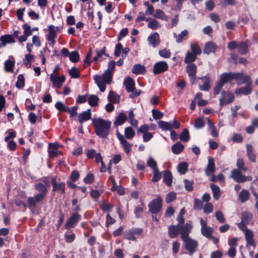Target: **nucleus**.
<instances>
[{
  "label": "nucleus",
  "mask_w": 258,
  "mask_h": 258,
  "mask_svg": "<svg viewBox=\"0 0 258 258\" xmlns=\"http://www.w3.org/2000/svg\"><path fill=\"white\" fill-rule=\"evenodd\" d=\"M244 234L246 240V246H253L255 247V244L253 239V234L252 231L250 229H246Z\"/></svg>",
  "instance_id": "obj_19"
},
{
  "label": "nucleus",
  "mask_w": 258,
  "mask_h": 258,
  "mask_svg": "<svg viewBox=\"0 0 258 258\" xmlns=\"http://www.w3.org/2000/svg\"><path fill=\"white\" fill-rule=\"evenodd\" d=\"M180 139L185 142L189 140V132L187 129H184L180 135Z\"/></svg>",
  "instance_id": "obj_54"
},
{
  "label": "nucleus",
  "mask_w": 258,
  "mask_h": 258,
  "mask_svg": "<svg viewBox=\"0 0 258 258\" xmlns=\"http://www.w3.org/2000/svg\"><path fill=\"white\" fill-rule=\"evenodd\" d=\"M190 49L192 53L196 55H199L202 53V50L197 43H192L190 44Z\"/></svg>",
  "instance_id": "obj_53"
},
{
  "label": "nucleus",
  "mask_w": 258,
  "mask_h": 258,
  "mask_svg": "<svg viewBox=\"0 0 258 258\" xmlns=\"http://www.w3.org/2000/svg\"><path fill=\"white\" fill-rule=\"evenodd\" d=\"M112 74L109 71H105L102 76H95L94 79L101 92L105 90V83L108 84L111 83Z\"/></svg>",
  "instance_id": "obj_3"
},
{
  "label": "nucleus",
  "mask_w": 258,
  "mask_h": 258,
  "mask_svg": "<svg viewBox=\"0 0 258 258\" xmlns=\"http://www.w3.org/2000/svg\"><path fill=\"white\" fill-rule=\"evenodd\" d=\"M188 164L185 162L180 163L177 166L178 171L181 174H185L187 170Z\"/></svg>",
  "instance_id": "obj_44"
},
{
  "label": "nucleus",
  "mask_w": 258,
  "mask_h": 258,
  "mask_svg": "<svg viewBox=\"0 0 258 258\" xmlns=\"http://www.w3.org/2000/svg\"><path fill=\"white\" fill-rule=\"evenodd\" d=\"M81 216L78 213H75L73 214L65 224L66 229H70L73 227L78 221L81 220Z\"/></svg>",
  "instance_id": "obj_13"
},
{
  "label": "nucleus",
  "mask_w": 258,
  "mask_h": 258,
  "mask_svg": "<svg viewBox=\"0 0 258 258\" xmlns=\"http://www.w3.org/2000/svg\"><path fill=\"white\" fill-rule=\"evenodd\" d=\"M243 75V72H239L235 73H232L231 72L228 73H224L222 74L224 78L228 82L231 80H235L237 81V83L240 82V79L242 78Z\"/></svg>",
  "instance_id": "obj_9"
},
{
  "label": "nucleus",
  "mask_w": 258,
  "mask_h": 258,
  "mask_svg": "<svg viewBox=\"0 0 258 258\" xmlns=\"http://www.w3.org/2000/svg\"><path fill=\"white\" fill-rule=\"evenodd\" d=\"M153 17L156 18L161 19L164 20H167V17L165 15L164 12L159 9L156 10L155 13L153 15Z\"/></svg>",
  "instance_id": "obj_51"
},
{
  "label": "nucleus",
  "mask_w": 258,
  "mask_h": 258,
  "mask_svg": "<svg viewBox=\"0 0 258 258\" xmlns=\"http://www.w3.org/2000/svg\"><path fill=\"white\" fill-rule=\"evenodd\" d=\"M184 149V146L180 143L177 142L173 144L171 147L172 152L175 154L181 153Z\"/></svg>",
  "instance_id": "obj_35"
},
{
  "label": "nucleus",
  "mask_w": 258,
  "mask_h": 258,
  "mask_svg": "<svg viewBox=\"0 0 258 258\" xmlns=\"http://www.w3.org/2000/svg\"><path fill=\"white\" fill-rule=\"evenodd\" d=\"M205 125L204 121L202 118H198L195 120V127L197 129L202 128Z\"/></svg>",
  "instance_id": "obj_59"
},
{
  "label": "nucleus",
  "mask_w": 258,
  "mask_h": 258,
  "mask_svg": "<svg viewBox=\"0 0 258 258\" xmlns=\"http://www.w3.org/2000/svg\"><path fill=\"white\" fill-rule=\"evenodd\" d=\"M15 61L11 60H7L5 62V69L7 72H12L14 67Z\"/></svg>",
  "instance_id": "obj_50"
},
{
  "label": "nucleus",
  "mask_w": 258,
  "mask_h": 258,
  "mask_svg": "<svg viewBox=\"0 0 258 258\" xmlns=\"http://www.w3.org/2000/svg\"><path fill=\"white\" fill-rule=\"evenodd\" d=\"M98 98L96 95H91L88 98V103L92 106H95L97 104Z\"/></svg>",
  "instance_id": "obj_56"
},
{
  "label": "nucleus",
  "mask_w": 258,
  "mask_h": 258,
  "mask_svg": "<svg viewBox=\"0 0 258 258\" xmlns=\"http://www.w3.org/2000/svg\"><path fill=\"white\" fill-rule=\"evenodd\" d=\"M69 73L72 78H78L80 76V72L76 67H72L69 70Z\"/></svg>",
  "instance_id": "obj_48"
},
{
  "label": "nucleus",
  "mask_w": 258,
  "mask_h": 258,
  "mask_svg": "<svg viewBox=\"0 0 258 258\" xmlns=\"http://www.w3.org/2000/svg\"><path fill=\"white\" fill-rule=\"evenodd\" d=\"M59 145L57 144H49V156L51 158L56 157L58 154H61V152L58 150Z\"/></svg>",
  "instance_id": "obj_18"
},
{
  "label": "nucleus",
  "mask_w": 258,
  "mask_h": 258,
  "mask_svg": "<svg viewBox=\"0 0 258 258\" xmlns=\"http://www.w3.org/2000/svg\"><path fill=\"white\" fill-rule=\"evenodd\" d=\"M112 207L113 206L111 204L106 201H104L101 205V208L103 211H109Z\"/></svg>",
  "instance_id": "obj_63"
},
{
  "label": "nucleus",
  "mask_w": 258,
  "mask_h": 258,
  "mask_svg": "<svg viewBox=\"0 0 258 258\" xmlns=\"http://www.w3.org/2000/svg\"><path fill=\"white\" fill-rule=\"evenodd\" d=\"M96 135L102 138H106L110 133L111 122L101 118L92 120Z\"/></svg>",
  "instance_id": "obj_1"
},
{
  "label": "nucleus",
  "mask_w": 258,
  "mask_h": 258,
  "mask_svg": "<svg viewBox=\"0 0 258 258\" xmlns=\"http://www.w3.org/2000/svg\"><path fill=\"white\" fill-rule=\"evenodd\" d=\"M143 232L142 228H134L125 231L124 232V238L132 241L136 240V236L141 234Z\"/></svg>",
  "instance_id": "obj_7"
},
{
  "label": "nucleus",
  "mask_w": 258,
  "mask_h": 258,
  "mask_svg": "<svg viewBox=\"0 0 258 258\" xmlns=\"http://www.w3.org/2000/svg\"><path fill=\"white\" fill-rule=\"evenodd\" d=\"M227 83V80H226L223 76L222 75L221 76L219 82L214 88V94L215 95H217L219 93L221 89L223 86L224 83Z\"/></svg>",
  "instance_id": "obj_38"
},
{
  "label": "nucleus",
  "mask_w": 258,
  "mask_h": 258,
  "mask_svg": "<svg viewBox=\"0 0 258 258\" xmlns=\"http://www.w3.org/2000/svg\"><path fill=\"white\" fill-rule=\"evenodd\" d=\"M148 40L151 45L153 47L157 45L159 43V36L157 32L154 33L153 34L149 36Z\"/></svg>",
  "instance_id": "obj_25"
},
{
  "label": "nucleus",
  "mask_w": 258,
  "mask_h": 258,
  "mask_svg": "<svg viewBox=\"0 0 258 258\" xmlns=\"http://www.w3.org/2000/svg\"><path fill=\"white\" fill-rule=\"evenodd\" d=\"M91 117V113L90 109H88L85 111L79 114L78 121L80 124H82L85 121L89 120Z\"/></svg>",
  "instance_id": "obj_21"
},
{
  "label": "nucleus",
  "mask_w": 258,
  "mask_h": 258,
  "mask_svg": "<svg viewBox=\"0 0 258 258\" xmlns=\"http://www.w3.org/2000/svg\"><path fill=\"white\" fill-rule=\"evenodd\" d=\"M162 208V199L160 197H158L154 199L149 204V211L152 213H158Z\"/></svg>",
  "instance_id": "obj_8"
},
{
  "label": "nucleus",
  "mask_w": 258,
  "mask_h": 258,
  "mask_svg": "<svg viewBox=\"0 0 258 258\" xmlns=\"http://www.w3.org/2000/svg\"><path fill=\"white\" fill-rule=\"evenodd\" d=\"M124 138L125 139L132 140L135 136V131L131 126L126 127L124 128Z\"/></svg>",
  "instance_id": "obj_29"
},
{
  "label": "nucleus",
  "mask_w": 258,
  "mask_h": 258,
  "mask_svg": "<svg viewBox=\"0 0 258 258\" xmlns=\"http://www.w3.org/2000/svg\"><path fill=\"white\" fill-rule=\"evenodd\" d=\"M108 99L110 102L117 103L119 101V96L114 92L110 91L108 95Z\"/></svg>",
  "instance_id": "obj_47"
},
{
  "label": "nucleus",
  "mask_w": 258,
  "mask_h": 258,
  "mask_svg": "<svg viewBox=\"0 0 258 258\" xmlns=\"http://www.w3.org/2000/svg\"><path fill=\"white\" fill-rule=\"evenodd\" d=\"M231 177L238 182H244V175H242L237 169H234L232 171Z\"/></svg>",
  "instance_id": "obj_23"
},
{
  "label": "nucleus",
  "mask_w": 258,
  "mask_h": 258,
  "mask_svg": "<svg viewBox=\"0 0 258 258\" xmlns=\"http://www.w3.org/2000/svg\"><path fill=\"white\" fill-rule=\"evenodd\" d=\"M169 236L171 238L176 237L180 233V224L176 225H171L168 227Z\"/></svg>",
  "instance_id": "obj_20"
},
{
  "label": "nucleus",
  "mask_w": 258,
  "mask_h": 258,
  "mask_svg": "<svg viewBox=\"0 0 258 258\" xmlns=\"http://www.w3.org/2000/svg\"><path fill=\"white\" fill-rule=\"evenodd\" d=\"M203 83V85H200L199 86V88L201 91H207L210 88V86L209 85L210 79L207 77H204L203 78H201Z\"/></svg>",
  "instance_id": "obj_32"
},
{
  "label": "nucleus",
  "mask_w": 258,
  "mask_h": 258,
  "mask_svg": "<svg viewBox=\"0 0 258 258\" xmlns=\"http://www.w3.org/2000/svg\"><path fill=\"white\" fill-rule=\"evenodd\" d=\"M210 186L214 198L216 200H218L221 196V190L219 187L214 184H211Z\"/></svg>",
  "instance_id": "obj_33"
},
{
  "label": "nucleus",
  "mask_w": 258,
  "mask_h": 258,
  "mask_svg": "<svg viewBox=\"0 0 258 258\" xmlns=\"http://www.w3.org/2000/svg\"><path fill=\"white\" fill-rule=\"evenodd\" d=\"M192 228V225L190 223H186L185 225L183 226L180 225V233L181 234L182 240L190 237L189 234Z\"/></svg>",
  "instance_id": "obj_10"
},
{
  "label": "nucleus",
  "mask_w": 258,
  "mask_h": 258,
  "mask_svg": "<svg viewBox=\"0 0 258 258\" xmlns=\"http://www.w3.org/2000/svg\"><path fill=\"white\" fill-rule=\"evenodd\" d=\"M153 117L155 119H160L163 116V113L161 112L158 111L156 109H153L152 111Z\"/></svg>",
  "instance_id": "obj_62"
},
{
  "label": "nucleus",
  "mask_w": 258,
  "mask_h": 258,
  "mask_svg": "<svg viewBox=\"0 0 258 258\" xmlns=\"http://www.w3.org/2000/svg\"><path fill=\"white\" fill-rule=\"evenodd\" d=\"M246 155L251 162H255V155L253 152V147L251 145L247 144L246 145Z\"/></svg>",
  "instance_id": "obj_28"
},
{
  "label": "nucleus",
  "mask_w": 258,
  "mask_h": 258,
  "mask_svg": "<svg viewBox=\"0 0 258 258\" xmlns=\"http://www.w3.org/2000/svg\"><path fill=\"white\" fill-rule=\"evenodd\" d=\"M215 216L217 220L221 223L225 222V219L224 217L223 213L221 211H217L215 213Z\"/></svg>",
  "instance_id": "obj_64"
},
{
  "label": "nucleus",
  "mask_w": 258,
  "mask_h": 258,
  "mask_svg": "<svg viewBox=\"0 0 258 258\" xmlns=\"http://www.w3.org/2000/svg\"><path fill=\"white\" fill-rule=\"evenodd\" d=\"M163 180L165 183L170 186L172 184V176L170 171L166 170L164 171L163 174Z\"/></svg>",
  "instance_id": "obj_30"
},
{
  "label": "nucleus",
  "mask_w": 258,
  "mask_h": 258,
  "mask_svg": "<svg viewBox=\"0 0 258 258\" xmlns=\"http://www.w3.org/2000/svg\"><path fill=\"white\" fill-rule=\"evenodd\" d=\"M55 107L60 111L66 112L68 109H67V106H65L63 103L61 102H57L55 104Z\"/></svg>",
  "instance_id": "obj_60"
},
{
  "label": "nucleus",
  "mask_w": 258,
  "mask_h": 258,
  "mask_svg": "<svg viewBox=\"0 0 258 258\" xmlns=\"http://www.w3.org/2000/svg\"><path fill=\"white\" fill-rule=\"evenodd\" d=\"M248 49V44L246 41H240L239 42L238 51L241 54H244L246 53Z\"/></svg>",
  "instance_id": "obj_27"
},
{
  "label": "nucleus",
  "mask_w": 258,
  "mask_h": 258,
  "mask_svg": "<svg viewBox=\"0 0 258 258\" xmlns=\"http://www.w3.org/2000/svg\"><path fill=\"white\" fill-rule=\"evenodd\" d=\"M153 177L152 178L153 182H157L161 178V173L159 171L158 169L152 171Z\"/></svg>",
  "instance_id": "obj_61"
},
{
  "label": "nucleus",
  "mask_w": 258,
  "mask_h": 258,
  "mask_svg": "<svg viewBox=\"0 0 258 258\" xmlns=\"http://www.w3.org/2000/svg\"><path fill=\"white\" fill-rule=\"evenodd\" d=\"M34 188L39 193L37 194L34 198H28L27 203L30 207H34L37 203L44 200L48 191V187L41 182L36 183L34 185Z\"/></svg>",
  "instance_id": "obj_2"
},
{
  "label": "nucleus",
  "mask_w": 258,
  "mask_h": 258,
  "mask_svg": "<svg viewBox=\"0 0 258 258\" xmlns=\"http://www.w3.org/2000/svg\"><path fill=\"white\" fill-rule=\"evenodd\" d=\"M242 84H245L246 85H251L252 82L249 76L243 75L242 78L240 79V82L238 83V85Z\"/></svg>",
  "instance_id": "obj_49"
},
{
  "label": "nucleus",
  "mask_w": 258,
  "mask_h": 258,
  "mask_svg": "<svg viewBox=\"0 0 258 258\" xmlns=\"http://www.w3.org/2000/svg\"><path fill=\"white\" fill-rule=\"evenodd\" d=\"M250 196L249 192L246 189H242L239 193V199L241 203H243L247 201Z\"/></svg>",
  "instance_id": "obj_39"
},
{
  "label": "nucleus",
  "mask_w": 258,
  "mask_h": 258,
  "mask_svg": "<svg viewBox=\"0 0 258 258\" xmlns=\"http://www.w3.org/2000/svg\"><path fill=\"white\" fill-rule=\"evenodd\" d=\"M116 135L120 144L122 145L124 152L127 155H128L131 152L133 145L125 139L124 136L121 135L118 130H116Z\"/></svg>",
  "instance_id": "obj_5"
},
{
  "label": "nucleus",
  "mask_w": 258,
  "mask_h": 258,
  "mask_svg": "<svg viewBox=\"0 0 258 258\" xmlns=\"http://www.w3.org/2000/svg\"><path fill=\"white\" fill-rule=\"evenodd\" d=\"M208 130L210 131V134L212 137L215 138L218 137V132L213 123L210 120H208Z\"/></svg>",
  "instance_id": "obj_42"
},
{
  "label": "nucleus",
  "mask_w": 258,
  "mask_h": 258,
  "mask_svg": "<svg viewBox=\"0 0 258 258\" xmlns=\"http://www.w3.org/2000/svg\"><path fill=\"white\" fill-rule=\"evenodd\" d=\"M65 79L64 75L58 77L57 75L54 74L50 75V80L52 82L53 85L58 88L61 87L62 84L64 82Z\"/></svg>",
  "instance_id": "obj_14"
},
{
  "label": "nucleus",
  "mask_w": 258,
  "mask_h": 258,
  "mask_svg": "<svg viewBox=\"0 0 258 258\" xmlns=\"http://www.w3.org/2000/svg\"><path fill=\"white\" fill-rule=\"evenodd\" d=\"M215 171V165L214 159L212 157H208V163L205 169V174L208 176H210Z\"/></svg>",
  "instance_id": "obj_17"
},
{
  "label": "nucleus",
  "mask_w": 258,
  "mask_h": 258,
  "mask_svg": "<svg viewBox=\"0 0 258 258\" xmlns=\"http://www.w3.org/2000/svg\"><path fill=\"white\" fill-rule=\"evenodd\" d=\"M148 27L152 30H156L160 28L161 25L155 19H151L148 24Z\"/></svg>",
  "instance_id": "obj_46"
},
{
  "label": "nucleus",
  "mask_w": 258,
  "mask_h": 258,
  "mask_svg": "<svg viewBox=\"0 0 258 258\" xmlns=\"http://www.w3.org/2000/svg\"><path fill=\"white\" fill-rule=\"evenodd\" d=\"M236 166L239 170L244 172L247 170V168L244 167V162L241 159H238L237 160Z\"/></svg>",
  "instance_id": "obj_58"
},
{
  "label": "nucleus",
  "mask_w": 258,
  "mask_h": 258,
  "mask_svg": "<svg viewBox=\"0 0 258 258\" xmlns=\"http://www.w3.org/2000/svg\"><path fill=\"white\" fill-rule=\"evenodd\" d=\"M234 96L229 92H223L222 98L220 99V104L222 106L232 102L233 101Z\"/></svg>",
  "instance_id": "obj_15"
},
{
  "label": "nucleus",
  "mask_w": 258,
  "mask_h": 258,
  "mask_svg": "<svg viewBox=\"0 0 258 258\" xmlns=\"http://www.w3.org/2000/svg\"><path fill=\"white\" fill-rule=\"evenodd\" d=\"M250 86L251 85H246L244 87L240 88L235 91V93L237 95L241 94H249L252 91V89L250 87Z\"/></svg>",
  "instance_id": "obj_26"
},
{
  "label": "nucleus",
  "mask_w": 258,
  "mask_h": 258,
  "mask_svg": "<svg viewBox=\"0 0 258 258\" xmlns=\"http://www.w3.org/2000/svg\"><path fill=\"white\" fill-rule=\"evenodd\" d=\"M48 34L47 35V40L50 42V45L53 46L54 44V39L56 36V33L58 31V27H55L52 25L48 26Z\"/></svg>",
  "instance_id": "obj_11"
},
{
  "label": "nucleus",
  "mask_w": 258,
  "mask_h": 258,
  "mask_svg": "<svg viewBox=\"0 0 258 258\" xmlns=\"http://www.w3.org/2000/svg\"><path fill=\"white\" fill-rule=\"evenodd\" d=\"M52 190L63 194H64L65 184L63 182H57L55 178L52 179Z\"/></svg>",
  "instance_id": "obj_16"
},
{
  "label": "nucleus",
  "mask_w": 258,
  "mask_h": 258,
  "mask_svg": "<svg viewBox=\"0 0 258 258\" xmlns=\"http://www.w3.org/2000/svg\"><path fill=\"white\" fill-rule=\"evenodd\" d=\"M147 164V165L152 169V171L158 169L157 162L152 157L149 158Z\"/></svg>",
  "instance_id": "obj_52"
},
{
  "label": "nucleus",
  "mask_w": 258,
  "mask_h": 258,
  "mask_svg": "<svg viewBox=\"0 0 258 258\" xmlns=\"http://www.w3.org/2000/svg\"><path fill=\"white\" fill-rule=\"evenodd\" d=\"M24 77L22 75H19L16 86L18 88H22L24 86Z\"/></svg>",
  "instance_id": "obj_57"
},
{
  "label": "nucleus",
  "mask_w": 258,
  "mask_h": 258,
  "mask_svg": "<svg viewBox=\"0 0 258 258\" xmlns=\"http://www.w3.org/2000/svg\"><path fill=\"white\" fill-rule=\"evenodd\" d=\"M201 230L202 235L208 238L211 237L214 231L213 228L209 226L205 228H201Z\"/></svg>",
  "instance_id": "obj_41"
},
{
  "label": "nucleus",
  "mask_w": 258,
  "mask_h": 258,
  "mask_svg": "<svg viewBox=\"0 0 258 258\" xmlns=\"http://www.w3.org/2000/svg\"><path fill=\"white\" fill-rule=\"evenodd\" d=\"M197 58V55L193 53L187 51L184 61L185 63L194 62Z\"/></svg>",
  "instance_id": "obj_43"
},
{
  "label": "nucleus",
  "mask_w": 258,
  "mask_h": 258,
  "mask_svg": "<svg viewBox=\"0 0 258 258\" xmlns=\"http://www.w3.org/2000/svg\"><path fill=\"white\" fill-rule=\"evenodd\" d=\"M146 72V68L144 66L140 64H136L134 66L132 73L136 75L143 74Z\"/></svg>",
  "instance_id": "obj_34"
},
{
  "label": "nucleus",
  "mask_w": 258,
  "mask_h": 258,
  "mask_svg": "<svg viewBox=\"0 0 258 258\" xmlns=\"http://www.w3.org/2000/svg\"><path fill=\"white\" fill-rule=\"evenodd\" d=\"M186 71L188 76L194 79L196 76L197 67L193 63L189 64L186 67Z\"/></svg>",
  "instance_id": "obj_36"
},
{
  "label": "nucleus",
  "mask_w": 258,
  "mask_h": 258,
  "mask_svg": "<svg viewBox=\"0 0 258 258\" xmlns=\"http://www.w3.org/2000/svg\"><path fill=\"white\" fill-rule=\"evenodd\" d=\"M127 117L123 113H120L116 118L114 124L115 126L120 125L126 120Z\"/></svg>",
  "instance_id": "obj_37"
},
{
  "label": "nucleus",
  "mask_w": 258,
  "mask_h": 258,
  "mask_svg": "<svg viewBox=\"0 0 258 258\" xmlns=\"http://www.w3.org/2000/svg\"><path fill=\"white\" fill-rule=\"evenodd\" d=\"M252 218V215L251 213L248 211H245L242 213L241 215V221L248 224Z\"/></svg>",
  "instance_id": "obj_40"
},
{
  "label": "nucleus",
  "mask_w": 258,
  "mask_h": 258,
  "mask_svg": "<svg viewBox=\"0 0 258 258\" xmlns=\"http://www.w3.org/2000/svg\"><path fill=\"white\" fill-rule=\"evenodd\" d=\"M188 34V31L186 30H184L178 35H177L175 33H174L173 35L174 37L176 38V42L180 43L182 42L183 38L186 36Z\"/></svg>",
  "instance_id": "obj_45"
},
{
  "label": "nucleus",
  "mask_w": 258,
  "mask_h": 258,
  "mask_svg": "<svg viewBox=\"0 0 258 258\" xmlns=\"http://www.w3.org/2000/svg\"><path fill=\"white\" fill-rule=\"evenodd\" d=\"M216 45L215 44L212 42H207L205 46L204 49V53L207 54H209L210 53H214L216 51Z\"/></svg>",
  "instance_id": "obj_24"
},
{
  "label": "nucleus",
  "mask_w": 258,
  "mask_h": 258,
  "mask_svg": "<svg viewBox=\"0 0 258 258\" xmlns=\"http://www.w3.org/2000/svg\"><path fill=\"white\" fill-rule=\"evenodd\" d=\"M158 124L159 127L162 130L171 131L172 128H178L180 126V122L175 120L170 122L159 121Z\"/></svg>",
  "instance_id": "obj_6"
},
{
  "label": "nucleus",
  "mask_w": 258,
  "mask_h": 258,
  "mask_svg": "<svg viewBox=\"0 0 258 258\" xmlns=\"http://www.w3.org/2000/svg\"><path fill=\"white\" fill-rule=\"evenodd\" d=\"M168 66L166 62L161 61L156 62L154 66L153 73L155 75L158 74L166 71Z\"/></svg>",
  "instance_id": "obj_12"
},
{
  "label": "nucleus",
  "mask_w": 258,
  "mask_h": 258,
  "mask_svg": "<svg viewBox=\"0 0 258 258\" xmlns=\"http://www.w3.org/2000/svg\"><path fill=\"white\" fill-rule=\"evenodd\" d=\"M0 40L2 42L1 46H6L7 44L9 43H13L15 42V40L11 35H5L0 37Z\"/></svg>",
  "instance_id": "obj_22"
},
{
  "label": "nucleus",
  "mask_w": 258,
  "mask_h": 258,
  "mask_svg": "<svg viewBox=\"0 0 258 258\" xmlns=\"http://www.w3.org/2000/svg\"><path fill=\"white\" fill-rule=\"evenodd\" d=\"M124 84L128 92H133L135 90L134 82L131 78H127L124 81Z\"/></svg>",
  "instance_id": "obj_31"
},
{
  "label": "nucleus",
  "mask_w": 258,
  "mask_h": 258,
  "mask_svg": "<svg viewBox=\"0 0 258 258\" xmlns=\"http://www.w3.org/2000/svg\"><path fill=\"white\" fill-rule=\"evenodd\" d=\"M182 241L184 247L188 251L190 255H192L197 249L198 242L191 237L184 239Z\"/></svg>",
  "instance_id": "obj_4"
},
{
  "label": "nucleus",
  "mask_w": 258,
  "mask_h": 258,
  "mask_svg": "<svg viewBox=\"0 0 258 258\" xmlns=\"http://www.w3.org/2000/svg\"><path fill=\"white\" fill-rule=\"evenodd\" d=\"M69 58L71 61L76 62L79 60V54L77 51H73L70 53Z\"/></svg>",
  "instance_id": "obj_55"
}]
</instances>
